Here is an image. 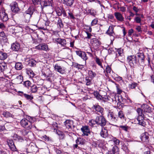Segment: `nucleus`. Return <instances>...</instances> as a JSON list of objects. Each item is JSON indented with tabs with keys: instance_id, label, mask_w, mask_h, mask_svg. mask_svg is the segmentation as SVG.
Masks as SVG:
<instances>
[{
	"instance_id": "obj_1",
	"label": "nucleus",
	"mask_w": 154,
	"mask_h": 154,
	"mask_svg": "<svg viewBox=\"0 0 154 154\" xmlns=\"http://www.w3.org/2000/svg\"><path fill=\"white\" fill-rule=\"evenodd\" d=\"M29 120L26 118L22 119L20 121V125L21 126L25 129L27 130H30L32 127V123L31 120L32 119L30 117H28Z\"/></svg>"
},
{
	"instance_id": "obj_2",
	"label": "nucleus",
	"mask_w": 154,
	"mask_h": 154,
	"mask_svg": "<svg viewBox=\"0 0 154 154\" xmlns=\"http://www.w3.org/2000/svg\"><path fill=\"white\" fill-rule=\"evenodd\" d=\"M0 71L6 77L11 75V69L8 68L7 64L4 62L0 63Z\"/></svg>"
},
{
	"instance_id": "obj_3",
	"label": "nucleus",
	"mask_w": 154,
	"mask_h": 154,
	"mask_svg": "<svg viewBox=\"0 0 154 154\" xmlns=\"http://www.w3.org/2000/svg\"><path fill=\"white\" fill-rule=\"evenodd\" d=\"M137 112L138 115L137 118V120L138 122V124L142 126H145L146 123L144 121V114L142 113V111L140 108H137Z\"/></svg>"
},
{
	"instance_id": "obj_4",
	"label": "nucleus",
	"mask_w": 154,
	"mask_h": 154,
	"mask_svg": "<svg viewBox=\"0 0 154 154\" xmlns=\"http://www.w3.org/2000/svg\"><path fill=\"white\" fill-rule=\"evenodd\" d=\"M96 122L97 124L102 127H103L106 125V121L103 115L97 116L96 118Z\"/></svg>"
},
{
	"instance_id": "obj_5",
	"label": "nucleus",
	"mask_w": 154,
	"mask_h": 154,
	"mask_svg": "<svg viewBox=\"0 0 154 154\" xmlns=\"http://www.w3.org/2000/svg\"><path fill=\"white\" fill-rule=\"evenodd\" d=\"M108 117L110 122L112 123L111 124L112 125H114L117 121V118L116 117V116L113 112H109Z\"/></svg>"
},
{
	"instance_id": "obj_6",
	"label": "nucleus",
	"mask_w": 154,
	"mask_h": 154,
	"mask_svg": "<svg viewBox=\"0 0 154 154\" xmlns=\"http://www.w3.org/2000/svg\"><path fill=\"white\" fill-rule=\"evenodd\" d=\"M123 49L120 48L118 49L116 52V60L119 61L123 60L124 58V56L123 53Z\"/></svg>"
},
{
	"instance_id": "obj_7",
	"label": "nucleus",
	"mask_w": 154,
	"mask_h": 154,
	"mask_svg": "<svg viewBox=\"0 0 154 154\" xmlns=\"http://www.w3.org/2000/svg\"><path fill=\"white\" fill-rule=\"evenodd\" d=\"M91 43L93 48L96 50L97 49L101 44V42L96 38H93L91 40Z\"/></svg>"
},
{
	"instance_id": "obj_8",
	"label": "nucleus",
	"mask_w": 154,
	"mask_h": 154,
	"mask_svg": "<svg viewBox=\"0 0 154 154\" xmlns=\"http://www.w3.org/2000/svg\"><path fill=\"white\" fill-rule=\"evenodd\" d=\"M92 108L94 111L96 112V113L97 114L99 112L101 114V115H103V112L104 109L103 108L100 106L98 105L95 104L93 105Z\"/></svg>"
},
{
	"instance_id": "obj_9",
	"label": "nucleus",
	"mask_w": 154,
	"mask_h": 154,
	"mask_svg": "<svg viewBox=\"0 0 154 154\" xmlns=\"http://www.w3.org/2000/svg\"><path fill=\"white\" fill-rule=\"evenodd\" d=\"M140 109L142 111V113H143L144 112L150 113L152 112V109L151 107L146 104L142 105Z\"/></svg>"
},
{
	"instance_id": "obj_10",
	"label": "nucleus",
	"mask_w": 154,
	"mask_h": 154,
	"mask_svg": "<svg viewBox=\"0 0 154 154\" xmlns=\"http://www.w3.org/2000/svg\"><path fill=\"white\" fill-rule=\"evenodd\" d=\"M136 57L134 56H130L127 58V61L131 66H133L134 64L136 63Z\"/></svg>"
},
{
	"instance_id": "obj_11",
	"label": "nucleus",
	"mask_w": 154,
	"mask_h": 154,
	"mask_svg": "<svg viewBox=\"0 0 154 154\" xmlns=\"http://www.w3.org/2000/svg\"><path fill=\"white\" fill-rule=\"evenodd\" d=\"M35 48L39 50H42L46 51H49L48 45L45 43L40 44L35 47Z\"/></svg>"
},
{
	"instance_id": "obj_12",
	"label": "nucleus",
	"mask_w": 154,
	"mask_h": 154,
	"mask_svg": "<svg viewBox=\"0 0 154 154\" xmlns=\"http://www.w3.org/2000/svg\"><path fill=\"white\" fill-rule=\"evenodd\" d=\"M81 130L83 134L82 135L88 136L89 134H90L91 131L88 126H82Z\"/></svg>"
},
{
	"instance_id": "obj_13",
	"label": "nucleus",
	"mask_w": 154,
	"mask_h": 154,
	"mask_svg": "<svg viewBox=\"0 0 154 154\" xmlns=\"http://www.w3.org/2000/svg\"><path fill=\"white\" fill-rule=\"evenodd\" d=\"M54 69L56 71H57L61 74H64L66 70V68L63 66L61 67L60 66H59L57 64L55 65Z\"/></svg>"
},
{
	"instance_id": "obj_14",
	"label": "nucleus",
	"mask_w": 154,
	"mask_h": 154,
	"mask_svg": "<svg viewBox=\"0 0 154 154\" xmlns=\"http://www.w3.org/2000/svg\"><path fill=\"white\" fill-rule=\"evenodd\" d=\"M26 64L31 66H33L35 65V61L32 58H26L25 59Z\"/></svg>"
},
{
	"instance_id": "obj_15",
	"label": "nucleus",
	"mask_w": 154,
	"mask_h": 154,
	"mask_svg": "<svg viewBox=\"0 0 154 154\" xmlns=\"http://www.w3.org/2000/svg\"><path fill=\"white\" fill-rule=\"evenodd\" d=\"M136 58L138 60L139 63L140 64L142 65L143 64L144 61V56L143 53H137Z\"/></svg>"
},
{
	"instance_id": "obj_16",
	"label": "nucleus",
	"mask_w": 154,
	"mask_h": 154,
	"mask_svg": "<svg viewBox=\"0 0 154 154\" xmlns=\"http://www.w3.org/2000/svg\"><path fill=\"white\" fill-rule=\"evenodd\" d=\"M76 53L77 55L79 56L84 60L85 61V63H86V60L88 59L86 53L85 52L80 51H76Z\"/></svg>"
},
{
	"instance_id": "obj_17",
	"label": "nucleus",
	"mask_w": 154,
	"mask_h": 154,
	"mask_svg": "<svg viewBox=\"0 0 154 154\" xmlns=\"http://www.w3.org/2000/svg\"><path fill=\"white\" fill-rule=\"evenodd\" d=\"M11 48L13 51H18L20 49V45L19 43L16 42L11 45Z\"/></svg>"
},
{
	"instance_id": "obj_18",
	"label": "nucleus",
	"mask_w": 154,
	"mask_h": 154,
	"mask_svg": "<svg viewBox=\"0 0 154 154\" xmlns=\"http://www.w3.org/2000/svg\"><path fill=\"white\" fill-rule=\"evenodd\" d=\"M53 40L54 41L61 45L62 46H64L66 44V40L64 39L57 38H55Z\"/></svg>"
},
{
	"instance_id": "obj_19",
	"label": "nucleus",
	"mask_w": 154,
	"mask_h": 154,
	"mask_svg": "<svg viewBox=\"0 0 154 154\" xmlns=\"http://www.w3.org/2000/svg\"><path fill=\"white\" fill-rule=\"evenodd\" d=\"M149 134L147 132L142 133L140 135V138L143 142H147L149 139Z\"/></svg>"
},
{
	"instance_id": "obj_20",
	"label": "nucleus",
	"mask_w": 154,
	"mask_h": 154,
	"mask_svg": "<svg viewBox=\"0 0 154 154\" xmlns=\"http://www.w3.org/2000/svg\"><path fill=\"white\" fill-rule=\"evenodd\" d=\"M100 134L101 137L103 138H106L108 136V133L106 127H102Z\"/></svg>"
},
{
	"instance_id": "obj_21",
	"label": "nucleus",
	"mask_w": 154,
	"mask_h": 154,
	"mask_svg": "<svg viewBox=\"0 0 154 154\" xmlns=\"http://www.w3.org/2000/svg\"><path fill=\"white\" fill-rule=\"evenodd\" d=\"M7 142L11 150L14 151H16V148L12 140L11 139L8 140Z\"/></svg>"
},
{
	"instance_id": "obj_22",
	"label": "nucleus",
	"mask_w": 154,
	"mask_h": 154,
	"mask_svg": "<svg viewBox=\"0 0 154 154\" xmlns=\"http://www.w3.org/2000/svg\"><path fill=\"white\" fill-rule=\"evenodd\" d=\"M11 10L13 12H17L19 11L17 4L15 2H13L11 5Z\"/></svg>"
},
{
	"instance_id": "obj_23",
	"label": "nucleus",
	"mask_w": 154,
	"mask_h": 154,
	"mask_svg": "<svg viewBox=\"0 0 154 154\" xmlns=\"http://www.w3.org/2000/svg\"><path fill=\"white\" fill-rule=\"evenodd\" d=\"M8 41L7 37L4 32H0V42H6Z\"/></svg>"
},
{
	"instance_id": "obj_24",
	"label": "nucleus",
	"mask_w": 154,
	"mask_h": 154,
	"mask_svg": "<svg viewBox=\"0 0 154 154\" xmlns=\"http://www.w3.org/2000/svg\"><path fill=\"white\" fill-rule=\"evenodd\" d=\"M72 123V121L69 120H67L64 122L65 126L69 131H71L72 130L71 128Z\"/></svg>"
},
{
	"instance_id": "obj_25",
	"label": "nucleus",
	"mask_w": 154,
	"mask_h": 154,
	"mask_svg": "<svg viewBox=\"0 0 154 154\" xmlns=\"http://www.w3.org/2000/svg\"><path fill=\"white\" fill-rule=\"evenodd\" d=\"M114 15L116 19L120 22H122L124 20V18L121 13L119 12H116Z\"/></svg>"
},
{
	"instance_id": "obj_26",
	"label": "nucleus",
	"mask_w": 154,
	"mask_h": 154,
	"mask_svg": "<svg viewBox=\"0 0 154 154\" xmlns=\"http://www.w3.org/2000/svg\"><path fill=\"white\" fill-rule=\"evenodd\" d=\"M74 0H62L63 3L68 6L71 7L73 5Z\"/></svg>"
},
{
	"instance_id": "obj_27",
	"label": "nucleus",
	"mask_w": 154,
	"mask_h": 154,
	"mask_svg": "<svg viewBox=\"0 0 154 154\" xmlns=\"http://www.w3.org/2000/svg\"><path fill=\"white\" fill-rule=\"evenodd\" d=\"M86 142L85 139L81 137H78L76 140V143L81 145H84Z\"/></svg>"
},
{
	"instance_id": "obj_28",
	"label": "nucleus",
	"mask_w": 154,
	"mask_h": 154,
	"mask_svg": "<svg viewBox=\"0 0 154 154\" xmlns=\"http://www.w3.org/2000/svg\"><path fill=\"white\" fill-rule=\"evenodd\" d=\"M1 20L3 21H6L8 19L7 14L5 12H2L0 14Z\"/></svg>"
},
{
	"instance_id": "obj_29",
	"label": "nucleus",
	"mask_w": 154,
	"mask_h": 154,
	"mask_svg": "<svg viewBox=\"0 0 154 154\" xmlns=\"http://www.w3.org/2000/svg\"><path fill=\"white\" fill-rule=\"evenodd\" d=\"M114 28L112 26H110L106 33L110 36H113L114 33L113 31Z\"/></svg>"
},
{
	"instance_id": "obj_30",
	"label": "nucleus",
	"mask_w": 154,
	"mask_h": 154,
	"mask_svg": "<svg viewBox=\"0 0 154 154\" xmlns=\"http://www.w3.org/2000/svg\"><path fill=\"white\" fill-rule=\"evenodd\" d=\"M35 11V9L34 7L32 6H30L25 12L32 16Z\"/></svg>"
},
{
	"instance_id": "obj_31",
	"label": "nucleus",
	"mask_w": 154,
	"mask_h": 154,
	"mask_svg": "<svg viewBox=\"0 0 154 154\" xmlns=\"http://www.w3.org/2000/svg\"><path fill=\"white\" fill-rule=\"evenodd\" d=\"M112 95H111L110 96H104V97H103V98H104L105 99L109 101H110L112 100L113 102L114 100L116 102V99L117 98H118L119 99V97L118 96H115L113 98H112Z\"/></svg>"
},
{
	"instance_id": "obj_32",
	"label": "nucleus",
	"mask_w": 154,
	"mask_h": 154,
	"mask_svg": "<svg viewBox=\"0 0 154 154\" xmlns=\"http://www.w3.org/2000/svg\"><path fill=\"white\" fill-rule=\"evenodd\" d=\"M23 15L26 22H29L30 21L32 15L25 12L23 13Z\"/></svg>"
},
{
	"instance_id": "obj_33",
	"label": "nucleus",
	"mask_w": 154,
	"mask_h": 154,
	"mask_svg": "<svg viewBox=\"0 0 154 154\" xmlns=\"http://www.w3.org/2000/svg\"><path fill=\"white\" fill-rule=\"evenodd\" d=\"M72 66L74 67L77 68L79 69H82L83 68V66L75 62H72Z\"/></svg>"
},
{
	"instance_id": "obj_34",
	"label": "nucleus",
	"mask_w": 154,
	"mask_h": 154,
	"mask_svg": "<svg viewBox=\"0 0 154 154\" xmlns=\"http://www.w3.org/2000/svg\"><path fill=\"white\" fill-rule=\"evenodd\" d=\"M57 27L59 29H60L63 28L64 25L61 19L59 17L58 20L57 21Z\"/></svg>"
},
{
	"instance_id": "obj_35",
	"label": "nucleus",
	"mask_w": 154,
	"mask_h": 154,
	"mask_svg": "<svg viewBox=\"0 0 154 154\" xmlns=\"http://www.w3.org/2000/svg\"><path fill=\"white\" fill-rule=\"evenodd\" d=\"M36 147H37V146L36 145L34 144V146H32L31 144H30V145L29 146L28 148H27V149L29 150V151L28 152H35Z\"/></svg>"
},
{
	"instance_id": "obj_36",
	"label": "nucleus",
	"mask_w": 154,
	"mask_h": 154,
	"mask_svg": "<svg viewBox=\"0 0 154 154\" xmlns=\"http://www.w3.org/2000/svg\"><path fill=\"white\" fill-rule=\"evenodd\" d=\"M15 67L17 70H20L23 68V65L22 63L18 62L16 63Z\"/></svg>"
},
{
	"instance_id": "obj_37",
	"label": "nucleus",
	"mask_w": 154,
	"mask_h": 154,
	"mask_svg": "<svg viewBox=\"0 0 154 154\" xmlns=\"http://www.w3.org/2000/svg\"><path fill=\"white\" fill-rule=\"evenodd\" d=\"M119 148L117 146H114L112 149V151H109V152H112V153H114L116 154H119Z\"/></svg>"
},
{
	"instance_id": "obj_38",
	"label": "nucleus",
	"mask_w": 154,
	"mask_h": 154,
	"mask_svg": "<svg viewBox=\"0 0 154 154\" xmlns=\"http://www.w3.org/2000/svg\"><path fill=\"white\" fill-rule=\"evenodd\" d=\"M15 81L17 83L20 84L23 81V77L22 76L19 75L17 76L15 79Z\"/></svg>"
},
{
	"instance_id": "obj_39",
	"label": "nucleus",
	"mask_w": 154,
	"mask_h": 154,
	"mask_svg": "<svg viewBox=\"0 0 154 154\" xmlns=\"http://www.w3.org/2000/svg\"><path fill=\"white\" fill-rule=\"evenodd\" d=\"M86 82V85H89L92 84L91 82L92 78L88 76H86L85 78Z\"/></svg>"
},
{
	"instance_id": "obj_40",
	"label": "nucleus",
	"mask_w": 154,
	"mask_h": 154,
	"mask_svg": "<svg viewBox=\"0 0 154 154\" xmlns=\"http://www.w3.org/2000/svg\"><path fill=\"white\" fill-rule=\"evenodd\" d=\"M7 57L6 53H3L0 51V60H3L6 59Z\"/></svg>"
},
{
	"instance_id": "obj_41",
	"label": "nucleus",
	"mask_w": 154,
	"mask_h": 154,
	"mask_svg": "<svg viewBox=\"0 0 154 154\" xmlns=\"http://www.w3.org/2000/svg\"><path fill=\"white\" fill-rule=\"evenodd\" d=\"M118 116L119 118L121 119H125V115L123 112L121 110L119 112L118 114Z\"/></svg>"
},
{
	"instance_id": "obj_42",
	"label": "nucleus",
	"mask_w": 154,
	"mask_h": 154,
	"mask_svg": "<svg viewBox=\"0 0 154 154\" xmlns=\"http://www.w3.org/2000/svg\"><path fill=\"white\" fill-rule=\"evenodd\" d=\"M94 96L98 100H101L102 98H103L102 96L97 91L94 92Z\"/></svg>"
},
{
	"instance_id": "obj_43",
	"label": "nucleus",
	"mask_w": 154,
	"mask_h": 154,
	"mask_svg": "<svg viewBox=\"0 0 154 154\" xmlns=\"http://www.w3.org/2000/svg\"><path fill=\"white\" fill-rule=\"evenodd\" d=\"M51 125L53 127V129H54V132H56L57 131V130L58 128L57 124L55 122H53Z\"/></svg>"
},
{
	"instance_id": "obj_44",
	"label": "nucleus",
	"mask_w": 154,
	"mask_h": 154,
	"mask_svg": "<svg viewBox=\"0 0 154 154\" xmlns=\"http://www.w3.org/2000/svg\"><path fill=\"white\" fill-rule=\"evenodd\" d=\"M31 91L32 93H36L38 90V88L35 85H33L31 86Z\"/></svg>"
},
{
	"instance_id": "obj_45",
	"label": "nucleus",
	"mask_w": 154,
	"mask_h": 154,
	"mask_svg": "<svg viewBox=\"0 0 154 154\" xmlns=\"http://www.w3.org/2000/svg\"><path fill=\"white\" fill-rule=\"evenodd\" d=\"M27 100L30 101L33 99V97L31 95L27 94H23V95H22Z\"/></svg>"
},
{
	"instance_id": "obj_46",
	"label": "nucleus",
	"mask_w": 154,
	"mask_h": 154,
	"mask_svg": "<svg viewBox=\"0 0 154 154\" xmlns=\"http://www.w3.org/2000/svg\"><path fill=\"white\" fill-rule=\"evenodd\" d=\"M89 125L91 126H93L96 124H97V122H96V119L95 120L91 119L88 122Z\"/></svg>"
},
{
	"instance_id": "obj_47",
	"label": "nucleus",
	"mask_w": 154,
	"mask_h": 154,
	"mask_svg": "<svg viewBox=\"0 0 154 154\" xmlns=\"http://www.w3.org/2000/svg\"><path fill=\"white\" fill-rule=\"evenodd\" d=\"M88 74L90 77L91 78L94 77L96 75V73L93 72L92 71H89L88 72Z\"/></svg>"
},
{
	"instance_id": "obj_48",
	"label": "nucleus",
	"mask_w": 154,
	"mask_h": 154,
	"mask_svg": "<svg viewBox=\"0 0 154 154\" xmlns=\"http://www.w3.org/2000/svg\"><path fill=\"white\" fill-rule=\"evenodd\" d=\"M3 115L6 118L12 117V115L8 112H4L3 113Z\"/></svg>"
},
{
	"instance_id": "obj_49",
	"label": "nucleus",
	"mask_w": 154,
	"mask_h": 154,
	"mask_svg": "<svg viewBox=\"0 0 154 154\" xmlns=\"http://www.w3.org/2000/svg\"><path fill=\"white\" fill-rule=\"evenodd\" d=\"M137 83L134 82L132 83L131 84L129 85V87L131 89H134L137 86Z\"/></svg>"
},
{
	"instance_id": "obj_50",
	"label": "nucleus",
	"mask_w": 154,
	"mask_h": 154,
	"mask_svg": "<svg viewBox=\"0 0 154 154\" xmlns=\"http://www.w3.org/2000/svg\"><path fill=\"white\" fill-rule=\"evenodd\" d=\"M95 60L96 63L98 65L100 66L101 68H103V66L102 65L100 59L98 58L97 57H96Z\"/></svg>"
},
{
	"instance_id": "obj_51",
	"label": "nucleus",
	"mask_w": 154,
	"mask_h": 154,
	"mask_svg": "<svg viewBox=\"0 0 154 154\" xmlns=\"http://www.w3.org/2000/svg\"><path fill=\"white\" fill-rule=\"evenodd\" d=\"M23 84L25 86L28 88L29 87L31 86V83L29 81H27L24 82Z\"/></svg>"
},
{
	"instance_id": "obj_52",
	"label": "nucleus",
	"mask_w": 154,
	"mask_h": 154,
	"mask_svg": "<svg viewBox=\"0 0 154 154\" xmlns=\"http://www.w3.org/2000/svg\"><path fill=\"white\" fill-rule=\"evenodd\" d=\"M41 0H32L33 3L35 5L41 4Z\"/></svg>"
},
{
	"instance_id": "obj_53",
	"label": "nucleus",
	"mask_w": 154,
	"mask_h": 154,
	"mask_svg": "<svg viewBox=\"0 0 154 154\" xmlns=\"http://www.w3.org/2000/svg\"><path fill=\"white\" fill-rule=\"evenodd\" d=\"M134 20L137 23H140V24L141 25V19L140 17H136L134 18Z\"/></svg>"
},
{
	"instance_id": "obj_54",
	"label": "nucleus",
	"mask_w": 154,
	"mask_h": 154,
	"mask_svg": "<svg viewBox=\"0 0 154 154\" xmlns=\"http://www.w3.org/2000/svg\"><path fill=\"white\" fill-rule=\"evenodd\" d=\"M111 70V68L109 66L107 65L106 67L105 71L107 73H110Z\"/></svg>"
},
{
	"instance_id": "obj_55",
	"label": "nucleus",
	"mask_w": 154,
	"mask_h": 154,
	"mask_svg": "<svg viewBox=\"0 0 154 154\" xmlns=\"http://www.w3.org/2000/svg\"><path fill=\"white\" fill-rule=\"evenodd\" d=\"M42 140H45V141H48L50 140V137L47 136L46 135H44L42 136Z\"/></svg>"
},
{
	"instance_id": "obj_56",
	"label": "nucleus",
	"mask_w": 154,
	"mask_h": 154,
	"mask_svg": "<svg viewBox=\"0 0 154 154\" xmlns=\"http://www.w3.org/2000/svg\"><path fill=\"white\" fill-rule=\"evenodd\" d=\"M119 127L120 128L122 129V130L125 131H128V127L126 125H121Z\"/></svg>"
},
{
	"instance_id": "obj_57",
	"label": "nucleus",
	"mask_w": 154,
	"mask_h": 154,
	"mask_svg": "<svg viewBox=\"0 0 154 154\" xmlns=\"http://www.w3.org/2000/svg\"><path fill=\"white\" fill-rule=\"evenodd\" d=\"M98 22V20L97 18H95L92 21L91 23V26H94L96 25Z\"/></svg>"
},
{
	"instance_id": "obj_58",
	"label": "nucleus",
	"mask_w": 154,
	"mask_h": 154,
	"mask_svg": "<svg viewBox=\"0 0 154 154\" xmlns=\"http://www.w3.org/2000/svg\"><path fill=\"white\" fill-rule=\"evenodd\" d=\"M112 140L116 145H118L119 144L120 141L116 138L113 139Z\"/></svg>"
},
{
	"instance_id": "obj_59",
	"label": "nucleus",
	"mask_w": 154,
	"mask_h": 154,
	"mask_svg": "<svg viewBox=\"0 0 154 154\" xmlns=\"http://www.w3.org/2000/svg\"><path fill=\"white\" fill-rule=\"evenodd\" d=\"M27 74L29 75L31 77H33L34 76V73L32 70H28L27 71Z\"/></svg>"
},
{
	"instance_id": "obj_60",
	"label": "nucleus",
	"mask_w": 154,
	"mask_h": 154,
	"mask_svg": "<svg viewBox=\"0 0 154 154\" xmlns=\"http://www.w3.org/2000/svg\"><path fill=\"white\" fill-rule=\"evenodd\" d=\"M88 12L91 15L94 16L96 15L95 13L94 12L93 10L89 9L88 11Z\"/></svg>"
},
{
	"instance_id": "obj_61",
	"label": "nucleus",
	"mask_w": 154,
	"mask_h": 154,
	"mask_svg": "<svg viewBox=\"0 0 154 154\" xmlns=\"http://www.w3.org/2000/svg\"><path fill=\"white\" fill-rule=\"evenodd\" d=\"M136 30L139 32L141 33L142 32V28L140 26H137L136 27Z\"/></svg>"
},
{
	"instance_id": "obj_62",
	"label": "nucleus",
	"mask_w": 154,
	"mask_h": 154,
	"mask_svg": "<svg viewBox=\"0 0 154 154\" xmlns=\"http://www.w3.org/2000/svg\"><path fill=\"white\" fill-rule=\"evenodd\" d=\"M134 32V30L133 29H131L128 31V36H131L132 34Z\"/></svg>"
},
{
	"instance_id": "obj_63",
	"label": "nucleus",
	"mask_w": 154,
	"mask_h": 154,
	"mask_svg": "<svg viewBox=\"0 0 154 154\" xmlns=\"http://www.w3.org/2000/svg\"><path fill=\"white\" fill-rule=\"evenodd\" d=\"M86 33L87 34V36L86 37V38L88 39L90 38L91 37V36H92V35L91 34L87 32H86Z\"/></svg>"
},
{
	"instance_id": "obj_64",
	"label": "nucleus",
	"mask_w": 154,
	"mask_h": 154,
	"mask_svg": "<svg viewBox=\"0 0 154 154\" xmlns=\"http://www.w3.org/2000/svg\"><path fill=\"white\" fill-rule=\"evenodd\" d=\"M133 9L135 12V13H137L139 11L138 8L135 6H134L133 7Z\"/></svg>"
}]
</instances>
